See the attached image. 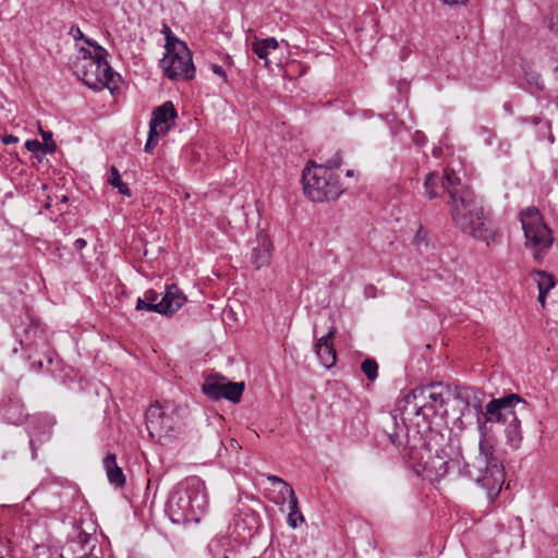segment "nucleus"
I'll use <instances>...</instances> for the list:
<instances>
[{"label":"nucleus","mask_w":558,"mask_h":558,"mask_svg":"<svg viewBox=\"0 0 558 558\" xmlns=\"http://www.w3.org/2000/svg\"><path fill=\"white\" fill-rule=\"evenodd\" d=\"M56 417L49 413H39L33 416L29 446L33 451V459L36 458L34 448L35 438L38 441H46L50 438L51 429L56 425Z\"/></svg>","instance_id":"6ab92c4d"},{"label":"nucleus","mask_w":558,"mask_h":558,"mask_svg":"<svg viewBox=\"0 0 558 558\" xmlns=\"http://www.w3.org/2000/svg\"><path fill=\"white\" fill-rule=\"evenodd\" d=\"M547 28L558 36V14L557 13H550V15L547 17Z\"/></svg>","instance_id":"ea45409f"},{"label":"nucleus","mask_w":558,"mask_h":558,"mask_svg":"<svg viewBox=\"0 0 558 558\" xmlns=\"http://www.w3.org/2000/svg\"><path fill=\"white\" fill-rule=\"evenodd\" d=\"M19 343L21 350L26 353L27 360L32 361L31 369L39 371L46 364L53 362V353L49 350V339L46 329L37 319H31L27 327L23 329V335H20Z\"/></svg>","instance_id":"9d476101"},{"label":"nucleus","mask_w":558,"mask_h":558,"mask_svg":"<svg viewBox=\"0 0 558 558\" xmlns=\"http://www.w3.org/2000/svg\"><path fill=\"white\" fill-rule=\"evenodd\" d=\"M107 182L114 189L118 190V192L123 195L131 197L132 193L130 187L126 183H124L121 179L120 172L116 166L110 167V173Z\"/></svg>","instance_id":"bb28decb"},{"label":"nucleus","mask_w":558,"mask_h":558,"mask_svg":"<svg viewBox=\"0 0 558 558\" xmlns=\"http://www.w3.org/2000/svg\"><path fill=\"white\" fill-rule=\"evenodd\" d=\"M259 40L265 45V47L268 50H276L279 46L278 41L275 37H268V38L259 39Z\"/></svg>","instance_id":"37998d69"},{"label":"nucleus","mask_w":558,"mask_h":558,"mask_svg":"<svg viewBox=\"0 0 558 558\" xmlns=\"http://www.w3.org/2000/svg\"><path fill=\"white\" fill-rule=\"evenodd\" d=\"M17 141H19V138L15 135H13V134H8V135H5L2 138V142L5 145H10V144L16 143Z\"/></svg>","instance_id":"49530a36"},{"label":"nucleus","mask_w":558,"mask_h":558,"mask_svg":"<svg viewBox=\"0 0 558 558\" xmlns=\"http://www.w3.org/2000/svg\"><path fill=\"white\" fill-rule=\"evenodd\" d=\"M336 333V328L332 326L329 328L328 332L320 337L316 344L315 351L320 361V363L326 367L330 368L335 365L337 355L336 350L332 344V338Z\"/></svg>","instance_id":"412c9836"},{"label":"nucleus","mask_w":558,"mask_h":558,"mask_svg":"<svg viewBox=\"0 0 558 558\" xmlns=\"http://www.w3.org/2000/svg\"><path fill=\"white\" fill-rule=\"evenodd\" d=\"M177 110L171 101H166L153 111L149 129L166 134L175 123Z\"/></svg>","instance_id":"a211bd4d"},{"label":"nucleus","mask_w":558,"mask_h":558,"mask_svg":"<svg viewBox=\"0 0 558 558\" xmlns=\"http://www.w3.org/2000/svg\"><path fill=\"white\" fill-rule=\"evenodd\" d=\"M447 193L452 220L458 229L474 239L488 242L495 235L493 222L485 213L482 199L461 183L454 171H447Z\"/></svg>","instance_id":"f257e3e1"},{"label":"nucleus","mask_w":558,"mask_h":558,"mask_svg":"<svg viewBox=\"0 0 558 558\" xmlns=\"http://www.w3.org/2000/svg\"><path fill=\"white\" fill-rule=\"evenodd\" d=\"M63 550L72 558H104L102 546L95 533L87 532L81 524L73 523Z\"/></svg>","instance_id":"f8f14e48"},{"label":"nucleus","mask_w":558,"mask_h":558,"mask_svg":"<svg viewBox=\"0 0 558 558\" xmlns=\"http://www.w3.org/2000/svg\"><path fill=\"white\" fill-rule=\"evenodd\" d=\"M143 298H145V300L148 303H150V304H159L160 299H161L160 294L157 291L153 290V289L146 290L144 292V296Z\"/></svg>","instance_id":"a19ab883"},{"label":"nucleus","mask_w":558,"mask_h":558,"mask_svg":"<svg viewBox=\"0 0 558 558\" xmlns=\"http://www.w3.org/2000/svg\"><path fill=\"white\" fill-rule=\"evenodd\" d=\"M41 136L44 140V155L47 153H54L57 149V145L52 140V133L50 131H41Z\"/></svg>","instance_id":"f704fd0d"},{"label":"nucleus","mask_w":558,"mask_h":558,"mask_svg":"<svg viewBox=\"0 0 558 558\" xmlns=\"http://www.w3.org/2000/svg\"><path fill=\"white\" fill-rule=\"evenodd\" d=\"M19 350H20V349H19L17 347H13V348H12V354H16V353L19 352Z\"/></svg>","instance_id":"603ef678"},{"label":"nucleus","mask_w":558,"mask_h":558,"mask_svg":"<svg viewBox=\"0 0 558 558\" xmlns=\"http://www.w3.org/2000/svg\"><path fill=\"white\" fill-rule=\"evenodd\" d=\"M211 69H213V72H214L215 74H217V75H219V76H221V77L226 78V76H227V75H226V72H225V70H223L220 65H218V64H213Z\"/></svg>","instance_id":"de8ad7c7"},{"label":"nucleus","mask_w":558,"mask_h":558,"mask_svg":"<svg viewBox=\"0 0 558 558\" xmlns=\"http://www.w3.org/2000/svg\"><path fill=\"white\" fill-rule=\"evenodd\" d=\"M244 389L243 381H231L220 374L208 375L202 385L203 393L210 400L226 399L232 403L240 402Z\"/></svg>","instance_id":"ddd939ff"},{"label":"nucleus","mask_w":558,"mask_h":558,"mask_svg":"<svg viewBox=\"0 0 558 558\" xmlns=\"http://www.w3.org/2000/svg\"><path fill=\"white\" fill-rule=\"evenodd\" d=\"M162 133H159L157 131L153 132L151 129L148 131V136L144 146V151L147 154H153L157 144H158V137Z\"/></svg>","instance_id":"72a5a7b5"},{"label":"nucleus","mask_w":558,"mask_h":558,"mask_svg":"<svg viewBox=\"0 0 558 558\" xmlns=\"http://www.w3.org/2000/svg\"><path fill=\"white\" fill-rule=\"evenodd\" d=\"M390 440H391V442H392V444H395V445H396L397 442H398V444H400V441L398 440V435H397V434H391V435H390Z\"/></svg>","instance_id":"8fccbe9b"},{"label":"nucleus","mask_w":558,"mask_h":558,"mask_svg":"<svg viewBox=\"0 0 558 558\" xmlns=\"http://www.w3.org/2000/svg\"><path fill=\"white\" fill-rule=\"evenodd\" d=\"M526 402L517 393H510L501 398H494L485 405V412L478 415L482 422L497 423L505 425L507 444L512 448H518L522 440L521 422L518 417L517 407L522 410L526 408Z\"/></svg>","instance_id":"20e7f679"},{"label":"nucleus","mask_w":558,"mask_h":558,"mask_svg":"<svg viewBox=\"0 0 558 558\" xmlns=\"http://www.w3.org/2000/svg\"><path fill=\"white\" fill-rule=\"evenodd\" d=\"M533 122H534V123H538V122H539V119H538V118H533Z\"/></svg>","instance_id":"5fc2aeb1"},{"label":"nucleus","mask_w":558,"mask_h":558,"mask_svg":"<svg viewBox=\"0 0 558 558\" xmlns=\"http://www.w3.org/2000/svg\"><path fill=\"white\" fill-rule=\"evenodd\" d=\"M186 302V296L175 284L166 286L165 293L158 304L159 314L163 316H172Z\"/></svg>","instance_id":"aec40b11"},{"label":"nucleus","mask_w":558,"mask_h":558,"mask_svg":"<svg viewBox=\"0 0 558 558\" xmlns=\"http://www.w3.org/2000/svg\"><path fill=\"white\" fill-rule=\"evenodd\" d=\"M40 489H47L53 495H58L61 499L60 510L70 511V504L74 499H78V492L69 481L54 478L53 482L43 481L39 485Z\"/></svg>","instance_id":"dca6fc26"},{"label":"nucleus","mask_w":558,"mask_h":558,"mask_svg":"<svg viewBox=\"0 0 558 558\" xmlns=\"http://www.w3.org/2000/svg\"><path fill=\"white\" fill-rule=\"evenodd\" d=\"M250 264L254 269L259 270L270 265L274 244L265 231H259L254 241L251 242Z\"/></svg>","instance_id":"2eb2a0df"},{"label":"nucleus","mask_w":558,"mask_h":558,"mask_svg":"<svg viewBox=\"0 0 558 558\" xmlns=\"http://www.w3.org/2000/svg\"><path fill=\"white\" fill-rule=\"evenodd\" d=\"M478 427V456L471 468L464 463L466 476L487 492L489 500H494L500 493L505 482V471L501 461L495 456L496 438L489 426L477 416Z\"/></svg>","instance_id":"f03ea898"},{"label":"nucleus","mask_w":558,"mask_h":558,"mask_svg":"<svg viewBox=\"0 0 558 558\" xmlns=\"http://www.w3.org/2000/svg\"><path fill=\"white\" fill-rule=\"evenodd\" d=\"M94 54H96V49L88 47H80L77 50V54L74 59H71V65L76 63H86V61L94 59Z\"/></svg>","instance_id":"7c9ffc66"},{"label":"nucleus","mask_w":558,"mask_h":558,"mask_svg":"<svg viewBox=\"0 0 558 558\" xmlns=\"http://www.w3.org/2000/svg\"><path fill=\"white\" fill-rule=\"evenodd\" d=\"M85 44L96 49V54L86 63L72 64L73 73L94 90L111 89L112 85L116 86V78L120 76L107 60L108 51L93 39H85Z\"/></svg>","instance_id":"423d86ee"},{"label":"nucleus","mask_w":558,"mask_h":558,"mask_svg":"<svg viewBox=\"0 0 558 558\" xmlns=\"http://www.w3.org/2000/svg\"><path fill=\"white\" fill-rule=\"evenodd\" d=\"M520 222L525 238V246L532 251L536 260L543 259L554 242L551 230L544 222L538 208L531 206L520 211Z\"/></svg>","instance_id":"1a4fd4ad"},{"label":"nucleus","mask_w":558,"mask_h":558,"mask_svg":"<svg viewBox=\"0 0 558 558\" xmlns=\"http://www.w3.org/2000/svg\"><path fill=\"white\" fill-rule=\"evenodd\" d=\"M314 168H324L326 174H330L328 171L338 169L342 163L341 153L337 151L330 159L325 160L322 165L316 166L313 161L310 162Z\"/></svg>","instance_id":"c85d7f7f"},{"label":"nucleus","mask_w":558,"mask_h":558,"mask_svg":"<svg viewBox=\"0 0 558 558\" xmlns=\"http://www.w3.org/2000/svg\"><path fill=\"white\" fill-rule=\"evenodd\" d=\"M450 397L448 386L439 381H433L420 385L413 388L405 397L407 407H413L415 415H422L425 421L439 415L446 414V404Z\"/></svg>","instance_id":"6e6552de"},{"label":"nucleus","mask_w":558,"mask_h":558,"mask_svg":"<svg viewBox=\"0 0 558 558\" xmlns=\"http://www.w3.org/2000/svg\"><path fill=\"white\" fill-rule=\"evenodd\" d=\"M165 75L171 81L191 80L195 75L192 52L189 48L166 52L160 60Z\"/></svg>","instance_id":"4468645a"},{"label":"nucleus","mask_w":558,"mask_h":558,"mask_svg":"<svg viewBox=\"0 0 558 558\" xmlns=\"http://www.w3.org/2000/svg\"><path fill=\"white\" fill-rule=\"evenodd\" d=\"M25 146L29 151H33L36 154H38V153L44 154V145L38 140H28V141H26Z\"/></svg>","instance_id":"58836bf2"},{"label":"nucleus","mask_w":558,"mask_h":558,"mask_svg":"<svg viewBox=\"0 0 558 558\" xmlns=\"http://www.w3.org/2000/svg\"><path fill=\"white\" fill-rule=\"evenodd\" d=\"M146 428L150 438L161 445H168L175 439L183 429V417L173 403L153 404L145 414Z\"/></svg>","instance_id":"0eeeda50"},{"label":"nucleus","mask_w":558,"mask_h":558,"mask_svg":"<svg viewBox=\"0 0 558 558\" xmlns=\"http://www.w3.org/2000/svg\"><path fill=\"white\" fill-rule=\"evenodd\" d=\"M304 194L312 202H325L337 198L341 193L339 180L326 174L324 168L307 166L302 174Z\"/></svg>","instance_id":"9b49d317"},{"label":"nucleus","mask_w":558,"mask_h":558,"mask_svg":"<svg viewBox=\"0 0 558 558\" xmlns=\"http://www.w3.org/2000/svg\"><path fill=\"white\" fill-rule=\"evenodd\" d=\"M210 558H238L234 541L227 535L215 536L207 546Z\"/></svg>","instance_id":"4be33fe9"},{"label":"nucleus","mask_w":558,"mask_h":558,"mask_svg":"<svg viewBox=\"0 0 558 558\" xmlns=\"http://www.w3.org/2000/svg\"><path fill=\"white\" fill-rule=\"evenodd\" d=\"M2 558V557H1Z\"/></svg>","instance_id":"6e6d98bb"},{"label":"nucleus","mask_w":558,"mask_h":558,"mask_svg":"<svg viewBox=\"0 0 558 558\" xmlns=\"http://www.w3.org/2000/svg\"><path fill=\"white\" fill-rule=\"evenodd\" d=\"M364 293H365L366 298H375V295H376V287H374L373 284L366 286L365 290H364Z\"/></svg>","instance_id":"a18cd8bd"},{"label":"nucleus","mask_w":558,"mask_h":558,"mask_svg":"<svg viewBox=\"0 0 558 558\" xmlns=\"http://www.w3.org/2000/svg\"><path fill=\"white\" fill-rule=\"evenodd\" d=\"M413 243L416 245V246H427V231L423 228V226H420L415 235H414V239H413Z\"/></svg>","instance_id":"e433bc0d"},{"label":"nucleus","mask_w":558,"mask_h":558,"mask_svg":"<svg viewBox=\"0 0 558 558\" xmlns=\"http://www.w3.org/2000/svg\"><path fill=\"white\" fill-rule=\"evenodd\" d=\"M161 33L163 34L165 39H167V37H169L171 34H173V32L171 31V28L167 24L162 25Z\"/></svg>","instance_id":"09e8293b"},{"label":"nucleus","mask_w":558,"mask_h":558,"mask_svg":"<svg viewBox=\"0 0 558 558\" xmlns=\"http://www.w3.org/2000/svg\"><path fill=\"white\" fill-rule=\"evenodd\" d=\"M447 171L452 170L447 168L444 171V174H440L438 172H430L426 175L424 181V190L427 198L435 199L440 197L445 192H447Z\"/></svg>","instance_id":"5701e85b"},{"label":"nucleus","mask_w":558,"mask_h":558,"mask_svg":"<svg viewBox=\"0 0 558 558\" xmlns=\"http://www.w3.org/2000/svg\"><path fill=\"white\" fill-rule=\"evenodd\" d=\"M0 416L8 424L21 425L27 418L28 413L22 399L14 395L7 396L0 401Z\"/></svg>","instance_id":"f3484780"},{"label":"nucleus","mask_w":558,"mask_h":558,"mask_svg":"<svg viewBox=\"0 0 558 558\" xmlns=\"http://www.w3.org/2000/svg\"><path fill=\"white\" fill-rule=\"evenodd\" d=\"M288 504L289 513L287 518V523L290 527L295 529L298 527L299 522L304 521V517L299 509L298 497H293V500L289 501Z\"/></svg>","instance_id":"cd10ccee"},{"label":"nucleus","mask_w":558,"mask_h":558,"mask_svg":"<svg viewBox=\"0 0 558 558\" xmlns=\"http://www.w3.org/2000/svg\"><path fill=\"white\" fill-rule=\"evenodd\" d=\"M61 202L62 203H66L68 202V197L66 196H62Z\"/></svg>","instance_id":"864d4df0"},{"label":"nucleus","mask_w":558,"mask_h":558,"mask_svg":"<svg viewBox=\"0 0 558 558\" xmlns=\"http://www.w3.org/2000/svg\"><path fill=\"white\" fill-rule=\"evenodd\" d=\"M361 369L371 381L378 377V364L374 359L364 360L361 364Z\"/></svg>","instance_id":"c756f323"},{"label":"nucleus","mask_w":558,"mask_h":558,"mask_svg":"<svg viewBox=\"0 0 558 558\" xmlns=\"http://www.w3.org/2000/svg\"><path fill=\"white\" fill-rule=\"evenodd\" d=\"M86 245H87V242H86V240H85V239H83V238H78V239H76V240H75V242H74V248H75L76 251H82Z\"/></svg>","instance_id":"c03bdc74"},{"label":"nucleus","mask_w":558,"mask_h":558,"mask_svg":"<svg viewBox=\"0 0 558 558\" xmlns=\"http://www.w3.org/2000/svg\"><path fill=\"white\" fill-rule=\"evenodd\" d=\"M208 507L205 482L190 476L180 482L170 494L166 513L174 524L198 523Z\"/></svg>","instance_id":"7ed1b4c3"},{"label":"nucleus","mask_w":558,"mask_h":558,"mask_svg":"<svg viewBox=\"0 0 558 558\" xmlns=\"http://www.w3.org/2000/svg\"><path fill=\"white\" fill-rule=\"evenodd\" d=\"M531 276L534 278L538 289L537 300L542 306H545L547 295L556 284L555 279L550 274L544 270H534Z\"/></svg>","instance_id":"a878e982"},{"label":"nucleus","mask_w":558,"mask_h":558,"mask_svg":"<svg viewBox=\"0 0 558 558\" xmlns=\"http://www.w3.org/2000/svg\"><path fill=\"white\" fill-rule=\"evenodd\" d=\"M267 481L271 484L275 495L271 501L278 506H283L287 501L293 500L295 493L290 484L277 475H267Z\"/></svg>","instance_id":"b1692460"},{"label":"nucleus","mask_w":558,"mask_h":558,"mask_svg":"<svg viewBox=\"0 0 558 558\" xmlns=\"http://www.w3.org/2000/svg\"><path fill=\"white\" fill-rule=\"evenodd\" d=\"M221 444L225 450L230 453L239 454L241 450L240 444L234 438H229L226 442L222 441Z\"/></svg>","instance_id":"4c0bfd02"},{"label":"nucleus","mask_w":558,"mask_h":558,"mask_svg":"<svg viewBox=\"0 0 558 558\" xmlns=\"http://www.w3.org/2000/svg\"><path fill=\"white\" fill-rule=\"evenodd\" d=\"M104 469L106 470L108 481L116 487H122L125 484V476L122 469L117 463V457L114 453H109L105 457Z\"/></svg>","instance_id":"393cba45"},{"label":"nucleus","mask_w":558,"mask_h":558,"mask_svg":"<svg viewBox=\"0 0 558 558\" xmlns=\"http://www.w3.org/2000/svg\"><path fill=\"white\" fill-rule=\"evenodd\" d=\"M136 311H146V312H155L159 314L158 304H150L148 303L145 298H137L136 304H135Z\"/></svg>","instance_id":"c9c22d12"},{"label":"nucleus","mask_w":558,"mask_h":558,"mask_svg":"<svg viewBox=\"0 0 558 558\" xmlns=\"http://www.w3.org/2000/svg\"><path fill=\"white\" fill-rule=\"evenodd\" d=\"M252 50L259 59L265 60V64L268 65L269 50L265 47V45L259 39H255L253 41Z\"/></svg>","instance_id":"473e14b6"},{"label":"nucleus","mask_w":558,"mask_h":558,"mask_svg":"<svg viewBox=\"0 0 558 558\" xmlns=\"http://www.w3.org/2000/svg\"><path fill=\"white\" fill-rule=\"evenodd\" d=\"M345 175L349 177V178L353 177L354 175V171L353 170H347Z\"/></svg>","instance_id":"3c124183"},{"label":"nucleus","mask_w":558,"mask_h":558,"mask_svg":"<svg viewBox=\"0 0 558 558\" xmlns=\"http://www.w3.org/2000/svg\"><path fill=\"white\" fill-rule=\"evenodd\" d=\"M181 47L183 49L187 48L186 44L180 40L174 34H171L169 37H167L165 45L166 52L181 50Z\"/></svg>","instance_id":"2f4dec72"},{"label":"nucleus","mask_w":558,"mask_h":558,"mask_svg":"<svg viewBox=\"0 0 558 558\" xmlns=\"http://www.w3.org/2000/svg\"><path fill=\"white\" fill-rule=\"evenodd\" d=\"M69 35L72 36L75 41L83 40L85 43V39H88L77 25L70 27Z\"/></svg>","instance_id":"79ce46f5"},{"label":"nucleus","mask_w":558,"mask_h":558,"mask_svg":"<svg viewBox=\"0 0 558 558\" xmlns=\"http://www.w3.org/2000/svg\"><path fill=\"white\" fill-rule=\"evenodd\" d=\"M424 446L430 457L424 463L423 475L430 482L440 481L454 469L466 475L461 460L450 457L448 449L451 447L444 434L430 429L425 437Z\"/></svg>","instance_id":"39448f33"}]
</instances>
